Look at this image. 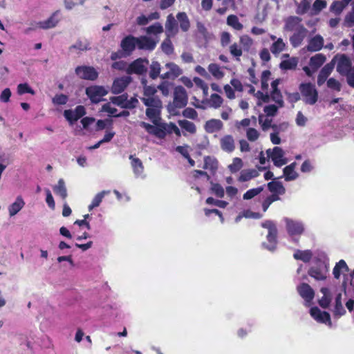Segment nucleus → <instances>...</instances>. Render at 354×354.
I'll list each match as a JSON object with an SVG mask.
<instances>
[{
	"label": "nucleus",
	"mask_w": 354,
	"mask_h": 354,
	"mask_svg": "<svg viewBox=\"0 0 354 354\" xmlns=\"http://www.w3.org/2000/svg\"><path fill=\"white\" fill-rule=\"evenodd\" d=\"M142 102L147 107L146 115L153 122L157 124L161 120L160 114L162 108V103L160 99L157 97H141Z\"/></svg>",
	"instance_id": "1"
},
{
	"label": "nucleus",
	"mask_w": 354,
	"mask_h": 354,
	"mask_svg": "<svg viewBox=\"0 0 354 354\" xmlns=\"http://www.w3.org/2000/svg\"><path fill=\"white\" fill-rule=\"evenodd\" d=\"M261 227L266 228L268 230L266 236L268 244L263 243V246L270 251H274L276 249L277 244V228L276 225L271 221H266L261 223Z\"/></svg>",
	"instance_id": "2"
},
{
	"label": "nucleus",
	"mask_w": 354,
	"mask_h": 354,
	"mask_svg": "<svg viewBox=\"0 0 354 354\" xmlns=\"http://www.w3.org/2000/svg\"><path fill=\"white\" fill-rule=\"evenodd\" d=\"M299 88L306 104L313 105L317 102L318 92L315 85L310 82L301 83Z\"/></svg>",
	"instance_id": "3"
},
{
	"label": "nucleus",
	"mask_w": 354,
	"mask_h": 354,
	"mask_svg": "<svg viewBox=\"0 0 354 354\" xmlns=\"http://www.w3.org/2000/svg\"><path fill=\"white\" fill-rule=\"evenodd\" d=\"M284 221L288 235L292 238V241L295 243H298L299 239L296 238V236L299 237L304 232V224L300 221H294L288 218H286Z\"/></svg>",
	"instance_id": "4"
},
{
	"label": "nucleus",
	"mask_w": 354,
	"mask_h": 354,
	"mask_svg": "<svg viewBox=\"0 0 354 354\" xmlns=\"http://www.w3.org/2000/svg\"><path fill=\"white\" fill-rule=\"evenodd\" d=\"M188 102V95L185 88L182 86H177L174 91L173 105L175 108L183 109Z\"/></svg>",
	"instance_id": "5"
},
{
	"label": "nucleus",
	"mask_w": 354,
	"mask_h": 354,
	"mask_svg": "<svg viewBox=\"0 0 354 354\" xmlns=\"http://www.w3.org/2000/svg\"><path fill=\"white\" fill-rule=\"evenodd\" d=\"M149 60L146 58H138L132 62L127 68L128 74L144 75L147 71Z\"/></svg>",
	"instance_id": "6"
},
{
	"label": "nucleus",
	"mask_w": 354,
	"mask_h": 354,
	"mask_svg": "<svg viewBox=\"0 0 354 354\" xmlns=\"http://www.w3.org/2000/svg\"><path fill=\"white\" fill-rule=\"evenodd\" d=\"M333 59H334V62L337 61L336 70L342 76H344L354 68L352 66L351 59L345 54L337 55Z\"/></svg>",
	"instance_id": "7"
},
{
	"label": "nucleus",
	"mask_w": 354,
	"mask_h": 354,
	"mask_svg": "<svg viewBox=\"0 0 354 354\" xmlns=\"http://www.w3.org/2000/svg\"><path fill=\"white\" fill-rule=\"evenodd\" d=\"M86 94L93 103H98L102 100V97L107 94V91L103 86H91L86 88Z\"/></svg>",
	"instance_id": "8"
},
{
	"label": "nucleus",
	"mask_w": 354,
	"mask_h": 354,
	"mask_svg": "<svg viewBox=\"0 0 354 354\" xmlns=\"http://www.w3.org/2000/svg\"><path fill=\"white\" fill-rule=\"evenodd\" d=\"M75 72L82 80L93 81L98 77V73L93 66H79L75 68Z\"/></svg>",
	"instance_id": "9"
},
{
	"label": "nucleus",
	"mask_w": 354,
	"mask_h": 354,
	"mask_svg": "<svg viewBox=\"0 0 354 354\" xmlns=\"http://www.w3.org/2000/svg\"><path fill=\"white\" fill-rule=\"evenodd\" d=\"M266 153L276 167H281L287 163V159L283 158L284 152L281 147H274L272 151L270 149H268Z\"/></svg>",
	"instance_id": "10"
},
{
	"label": "nucleus",
	"mask_w": 354,
	"mask_h": 354,
	"mask_svg": "<svg viewBox=\"0 0 354 354\" xmlns=\"http://www.w3.org/2000/svg\"><path fill=\"white\" fill-rule=\"evenodd\" d=\"M86 114L85 107L82 105H78L75 110L67 109L64 111L65 118L71 124H73L79 119Z\"/></svg>",
	"instance_id": "11"
},
{
	"label": "nucleus",
	"mask_w": 354,
	"mask_h": 354,
	"mask_svg": "<svg viewBox=\"0 0 354 354\" xmlns=\"http://www.w3.org/2000/svg\"><path fill=\"white\" fill-rule=\"evenodd\" d=\"M120 47L124 56H129L137 47L136 37L131 35L124 37L121 42Z\"/></svg>",
	"instance_id": "12"
},
{
	"label": "nucleus",
	"mask_w": 354,
	"mask_h": 354,
	"mask_svg": "<svg viewBox=\"0 0 354 354\" xmlns=\"http://www.w3.org/2000/svg\"><path fill=\"white\" fill-rule=\"evenodd\" d=\"M140 125V127H143L147 133L151 135H154L158 138L162 139L165 137V132L164 131L165 129L164 126L162 125V123H160V122H158L157 124L154 125L150 124L145 122H141Z\"/></svg>",
	"instance_id": "13"
},
{
	"label": "nucleus",
	"mask_w": 354,
	"mask_h": 354,
	"mask_svg": "<svg viewBox=\"0 0 354 354\" xmlns=\"http://www.w3.org/2000/svg\"><path fill=\"white\" fill-rule=\"evenodd\" d=\"M326 266L323 263H320L317 266H312L308 270V274L317 281H322L326 278Z\"/></svg>",
	"instance_id": "14"
},
{
	"label": "nucleus",
	"mask_w": 354,
	"mask_h": 354,
	"mask_svg": "<svg viewBox=\"0 0 354 354\" xmlns=\"http://www.w3.org/2000/svg\"><path fill=\"white\" fill-rule=\"evenodd\" d=\"M131 81V78L129 76L116 78L113 82L111 89V92L113 94L121 93L127 87Z\"/></svg>",
	"instance_id": "15"
},
{
	"label": "nucleus",
	"mask_w": 354,
	"mask_h": 354,
	"mask_svg": "<svg viewBox=\"0 0 354 354\" xmlns=\"http://www.w3.org/2000/svg\"><path fill=\"white\" fill-rule=\"evenodd\" d=\"M165 67L169 69V71L160 75V78L162 80H174L183 73L182 69L174 62L167 63Z\"/></svg>",
	"instance_id": "16"
},
{
	"label": "nucleus",
	"mask_w": 354,
	"mask_h": 354,
	"mask_svg": "<svg viewBox=\"0 0 354 354\" xmlns=\"http://www.w3.org/2000/svg\"><path fill=\"white\" fill-rule=\"evenodd\" d=\"M297 290L299 295L308 303H310L315 297V291L310 286L306 283L299 284Z\"/></svg>",
	"instance_id": "17"
},
{
	"label": "nucleus",
	"mask_w": 354,
	"mask_h": 354,
	"mask_svg": "<svg viewBox=\"0 0 354 354\" xmlns=\"http://www.w3.org/2000/svg\"><path fill=\"white\" fill-rule=\"evenodd\" d=\"M137 48L139 50H153L156 46L157 41L147 36L136 37Z\"/></svg>",
	"instance_id": "18"
},
{
	"label": "nucleus",
	"mask_w": 354,
	"mask_h": 354,
	"mask_svg": "<svg viewBox=\"0 0 354 354\" xmlns=\"http://www.w3.org/2000/svg\"><path fill=\"white\" fill-rule=\"evenodd\" d=\"M307 29L303 26L299 25L296 32L290 37V44L293 47L299 46L306 36Z\"/></svg>",
	"instance_id": "19"
},
{
	"label": "nucleus",
	"mask_w": 354,
	"mask_h": 354,
	"mask_svg": "<svg viewBox=\"0 0 354 354\" xmlns=\"http://www.w3.org/2000/svg\"><path fill=\"white\" fill-rule=\"evenodd\" d=\"M335 66L334 59L330 63L326 64L319 71L317 77V84L322 86L326 81L328 76L331 74Z\"/></svg>",
	"instance_id": "20"
},
{
	"label": "nucleus",
	"mask_w": 354,
	"mask_h": 354,
	"mask_svg": "<svg viewBox=\"0 0 354 354\" xmlns=\"http://www.w3.org/2000/svg\"><path fill=\"white\" fill-rule=\"evenodd\" d=\"M165 28L168 37L175 36L178 32V22L172 14L167 17Z\"/></svg>",
	"instance_id": "21"
},
{
	"label": "nucleus",
	"mask_w": 354,
	"mask_h": 354,
	"mask_svg": "<svg viewBox=\"0 0 354 354\" xmlns=\"http://www.w3.org/2000/svg\"><path fill=\"white\" fill-rule=\"evenodd\" d=\"M323 46V37L320 35H317L309 40L306 49L310 52H316L320 50Z\"/></svg>",
	"instance_id": "22"
},
{
	"label": "nucleus",
	"mask_w": 354,
	"mask_h": 354,
	"mask_svg": "<svg viewBox=\"0 0 354 354\" xmlns=\"http://www.w3.org/2000/svg\"><path fill=\"white\" fill-rule=\"evenodd\" d=\"M223 124L218 119H211L207 120L204 126L207 133H212L220 131L223 128Z\"/></svg>",
	"instance_id": "23"
},
{
	"label": "nucleus",
	"mask_w": 354,
	"mask_h": 354,
	"mask_svg": "<svg viewBox=\"0 0 354 354\" xmlns=\"http://www.w3.org/2000/svg\"><path fill=\"white\" fill-rule=\"evenodd\" d=\"M296 165L297 163L295 162H293L283 168V172L286 181L294 180L298 178L299 175L295 171Z\"/></svg>",
	"instance_id": "24"
},
{
	"label": "nucleus",
	"mask_w": 354,
	"mask_h": 354,
	"mask_svg": "<svg viewBox=\"0 0 354 354\" xmlns=\"http://www.w3.org/2000/svg\"><path fill=\"white\" fill-rule=\"evenodd\" d=\"M177 22L183 32H187L190 28V21L185 12H180L176 15Z\"/></svg>",
	"instance_id": "25"
},
{
	"label": "nucleus",
	"mask_w": 354,
	"mask_h": 354,
	"mask_svg": "<svg viewBox=\"0 0 354 354\" xmlns=\"http://www.w3.org/2000/svg\"><path fill=\"white\" fill-rule=\"evenodd\" d=\"M268 189L272 194L283 195L286 192V189L282 183L277 180H272L268 183Z\"/></svg>",
	"instance_id": "26"
},
{
	"label": "nucleus",
	"mask_w": 354,
	"mask_h": 354,
	"mask_svg": "<svg viewBox=\"0 0 354 354\" xmlns=\"http://www.w3.org/2000/svg\"><path fill=\"white\" fill-rule=\"evenodd\" d=\"M320 292L323 294L322 297L319 300V306L323 308H328L331 302V295L328 288L322 287Z\"/></svg>",
	"instance_id": "27"
},
{
	"label": "nucleus",
	"mask_w": 354,
	"mask_h": 354,
	"mask_svg": "<svg viewBox=\"0 0 354 354\" xmlns=\"http://www.w3.org/2000/svg\"><path fill=\"white\" fill-rule=\"evenodd\" d=\"M57 12H54L48 19L39 21L37 25L40 28L49 29L56 26L59 20L56 18Z\"/></svg>",
	"instance_id": "28"
},
{
	"label": "nucleus",
	"mask_w": 354,
	"mask_h": 354,
	"mask_svg": "<svg viewBox=\"0 0 354 354\" xmlns=\"http://www.w3.org/2000/svg\"><path fill=\"white\" fill-rule=\"evenodd\" d=\"M25 203L21 196H18L16 201L8 207L9 215L13 216L17 214L24 206Z\"/></svg>",
	"instance_id": "29"
},
{
	"label": "nucleus",
	"mask_w": 354,
	"mask_h": 354,
	"mask_svg": "<svg viewBox=\"0 0 354 354\" xmlns=\"http://www.w3.org/2000/svg\"><path fill=\"white\" fill-rule=\"evenodd\" d=\"M259 175L258 170L255 169H244L241 171L238 180L240 182H246L257 177Z\"/></svg>",
	"instance_id": "30"
},
{
	"label": "nucleus",
	"mask_w": 354,
	"mask_h": 354,
	"mask_svg": "<svg viewBox=\"0 0 354 354\" xmlns=\"http://www.w3.org/2000/svg\"><path fill=\"white\" fill-rule=\"evenodd\" d=\"M293 257L297 260H301L304 263H308L311 260L313 257V252L310 250H297L293 254Z\"/></svg>",
	"instance_id": "31"
},
{
	"label": "nucleus",
	"mask_w": 354,
	"mask_h": 354,
	"mask_svg": "<svg viewBox=\"0 0 354 354\" xmlns=\"http://www.w3.org/2000/svg\"><path fill=\"white\" fill-rule=\"evenodd\" d=\"M221 148L227 152H232L234 151V140L233 137L230 135H227L224 136L221 141Z\"/></svg>",
	"instance_id": "32"
},
{
	"label": "nucleus",
	"mask_w": 354,
	"mask_h": 354,
	"mask_svg": "<svg viewBox=\"0 0 354 354\" xmlns=\"http://www.w3.org/2000/svg\"><path fill=\"white\" fill-rule=\"evenodd\" d=\"M348 270L349 268L346 261L343 259H341L335 264L333 270V274L335 279H339L342 272H348Z\"/></svg>",
	"instance_id": "33"
},
{
	"label": "nucleus",
	"mask_w": 354,
	"mask_h": 354,
	"mask_svg": "<svg viewBox=\"0 0 354 354\" xmlns=\"http://www.w3.org/2000/svg\"><path fill=\"white\" fill-rule=\"evenodd\" d=\"M286 44L281 38H278L270 47V50L271 53L277 55L282 51H283L286 48Z\"/></svg>",
	"instance_id": "34"
},
{
	"label": "nucleus",
	"mask_w": 354,
	"mask_h": 354,
	"mask_svg": "<svg viewBox=\"0 0 354 354\" xmlns=\"http://www.w3.org/2000/svg\"><path fill=\"white\" fill-rule=\"evenodd\" d=\"M129 159L131 160V165L133 172L136 174H142L144 171V166L141 160L133 155H130Z\"/></svg>",
	"instance_id": "35"
},
{
	"label": "nucleus",
	"mask_w": 354,
	"mask_h": 354,
	"mask_svg": "<svg viewBox=\"0 0 354 354\" xmlns=\"http://www.w3.org/2000/svg\"><path fill=\"white\" fill-rule=\"evenodd\" d=\"M147 80L143 79L141 81L142 84L143 85V97H157L156 95L157 93V87L154 86L147 85Z\"/></svg>",
	"instance_id": "36"
},
{
	"label": "nucleus",
	"mask_w": 354,
	"mask_h": 354,
	"mask_svg": "<svg viewBox=\"0 0 354 354\" xmlns=\"http://www.w3.org/2000/svg\"><path fill=\"white\" fill-rule=\"evenodd\" d=\"M160 64L157 61H152L149 66V77L152 80H156L158 77H160Z\"/></svg>",
	"instance_id": "37"
},
{
	"label": "nucleus",
	"mask_w": 354,
	"mask_h": 354,
	"mask_svg": "<svg viewBox=\"0 0 354 354\" xmlns=\"http://www.w3.org/2000/svg\"><path fill=\"white\" fill-rule=\"evenodd\" d=\"M326 61V57L322 53L316 54L310 59V65L315 70L319 68Z\"/></svg>",
	"instance_id": "38"
},
{
	"label": "nucleus",
	"mask_w": 354,
	"mask_h": 354,
	"mask_svg": "<svg viewBox=\"0 0 354 354\" xmlns=\"http://www.w3.org/2000/svg\"><path fill=\"white\" fill-rule=\"evenodd\" d=\"M301 19L295 16H291L289 17L285 21V26L284 28L286 30L288 31H292L294 30L296 27L299 25Z\"/></svg>",
	"instance_id": "39"
},
{
	"label": "nucleus",
	"mask_w": 354,
	"mask_h": 354,
	"mask_svg": "<svg viewBox=\"0 0 354 354\" xmlns=\"http://www.w3.org/2000/svg\"><path fill=\"white\" fill-rule=\"evenodd\" d=\"M178 123L183 130L191 134H194L196 132V127L192 122L187 120H180Z\"/></svg>",
	"instance_id": "40"
},
{
	"label": "nucleus",
	"mask_w": 354,
	"mask_h": 354,
	"mask_svg": "<svg viewBox=\"0 0 354 354\" xmlns=\"http://www.w3.org/2000/svg\"><path fill=\"white\" fill-rule=\"evenodd\" d=\"M298 64L297 59L296 57H291L289 59L283 60L279 64V68L281 70H293L295 69Z\"/></svg>",
	"instance_id": "41"
},
{
	"label": "nucleus",
	"mask_w": 354,
	"mask_h": 354,
	"mask_svg": "<svg viewBox=\"0 0 354 354\" xmlns=\"http://www.w3.org/2000/svg\"><path fill=\"white\" fill-rule=\"evenodd\" d=\"M53 191L55 194L59 195L62 199H65L67 197V190L64 180L62 178L58 180L57 185L53 187Z\"/></svg>",
	"instance_id": "42"
},
{
	"label": "nucleus",
	"mask_w": 354,
	"mask_h": 354,
	"mask_svg": "<svg viewBox=\"0 0 354 354\" xmlns=\"http://www.w3.org/2000/svg\"><path fill=\"white\" fill-rule=\"evenodd\" d=\"M223 102V98L216 93H213L211 95L210 98L207 100V104L209 106L212 107L214 109H218L221 107Z\"/></svg>",
	"instance_id": "43"
},
{
	"label": "nucleus",
	"mask_w": 354,
	"mask_h": 354,
	"mask_svg": "<svg viewBox=\"0 0 354 354\" xmlns=\"http://www.w3.org/2000/svg\"><path fill=\"white\" fill-rule=\"evenodd\" d=\"M346 313V310L342 304V294L339 293L335 297V304L334 308V315L335 316H342Z\"/></svg>",
	"instance_id": "44"
},
{
	"label": "nucleus",
	"mask_w": 354,
	"mask_h": 354,
	"mask_svg": "<svg viewBox=\"0 0 354 354\" xmlns=\"http://www.w3.org/2000/svg\"><path fill=\"white\" fill-rule=\"evenodd\" d=\"M208 71L216 78L221 79L224 76V73L221 71L218 64L212 63L208 66Z\"/></svg>",
	"instance_id": "45"
},
{
	"label": "nucleus",
	"mask_w": 354,
	"mask_h": 354,
	"mask_svg": "<svg viewBox=\"0 0 354 354\" xmlns=\"http://www.w3.org/2000/svg\"><path fill=\"white\" fill-rule=\"evenodd\" d=\"M231 55L236 58V60H240V57L243 55V49L241 48L240 44L237 43H233L230 46L229 48Z\"/></svg>",
	"instance_id": "46"
},
{
	"label": "nucleus",
	"mask_w": 354,
	"mask_h": 354,
	"mask_svg": "<svg viewBox=\"0 0 354 354\" xmlns=\"http://www.w3.org/2000/svg\"><path fill=\"white\" fill-rule=\"evenodd\" d=\"M227 24L237 30H241L243 28V24L239 22L237 16L234 15H230L227 17Z\"/></svg>",
	"instance_id": "47"
},
{
	"label": "nucleus",
	"mask_w": 354,
	"mask_h": 354,
	"mask_svg": "<svg viewBox=\"0 0 354 354\" xmlns=\"http://www.w3.org/2000/svg\"><path fill=\"white\" fill-rule=\"evenodd\" d=\"M90 48V42L87 39H78L75 44L70 47L69 49H77L81 51H84L89 50Z\"/></svg>",
	"instance_id": "48"
},
{
	"label": "nucleus",
	"mask_w": 354,
	"mask_h": 354,
	"mask_svg": "<svg viewBox=\"0 0 354 354\" xmlns=\"http://www.w3.org/2000/svg\"><path fill=\"white\" fill-rule=\"evenodd\" d=\"M109 192L102 191L97 194L93 198L91 203L88 205V210L91 211L93 208L98 207L102 201L105 194H108Z\"/></svg>",
	"instance_id": "49"
},
{
	"label": "nucleus",
	"mask_w": 354,
	"mask_h": 354,
	"mask_svg": "<svg viewBox=\"0 0 354 354\" xmlns=\"http://www.w3.org/2000/svg\"><path fill=\"white\" fill-rule=\"evenodd\" d=\"M239 43L240 46L243 49V50L248 52L250 50L253 44V41L250 37H249L247 35H244L240 37Z\"/></svg>",
	"instance_id": "50"
},
{
	"label": "nucleus",
	"mask_w": 354,
	"mask_h": 354,
	"mask_svg": "<svg viewBox=\"0 0 354 354\" xmlns=\"http://www.w3.org/2000/svg\"><path fill=\"white\" fill-rule=\"evenodd\" d=\"M270 97L276 102L279 107H283L284 102L280 90L272 91Z\"/></svg>",
	"instance_id": "51"
},
{
	"label": "nucleus",
	"mask_w": 354,
	"mask_h": 354,
	"mask_svg": "<svg viewBox=\"0 0 354 354\" xmlns=\"http://www.w3.org/2000/svg\"><path fill=\"white\" fill-rule=\"evenodd\" d=\"M127 97H128L127 93H124L118 96H114L110 97V101L121 108L124 109V105L127 101Z\"/></svg>",
	"instance_id": "52"
},
{
	"label": "nucleus",
	"mask_w": 354,
	"mask_h": 354,
	"mask_svg": "<svg viewBox=\"0 0 354 354\" xmlns=\"http://www.w3.org/2000/svg\"><path fill=\"white\" fill-rule=\"evenodd\" d=\"M162 50L167 55H171L174 53V46L169 37L164 39L161 44Z\"/></svg>",
	"instance_id": "53"
},
{
	"label": "nucleus",
	"mask_w": 354,
	"mask_h": 354,
	"mask_svg": "<svg viewBox=\"0 0 354 354\" xmlns=\"http://www.w3.org/2000/svg\"><path fill=\"white\" fill-rule=\"evenodd\" d=\"M162 125L164 126L165 130V136L167 133H174L177 136L180 137L181 136V133L178 127L173 122H170L169 124L162 123Z\"/></svg>",
	"instance_id": "54"
},
{
	"label": "nucleus",
	"mask_w": 354,
	"mask_h": 354,
	"mask_svg": "<svg viewBox=\"0 0 354 354\" xmlns=\"http://www.w3.org/2000/svg\"><path fill=\"white\" fill-rule=\"evenodd\" d=\"M163 30H164L163 27L159 22H156V23L148 26L146 29V32L149 35L160 34L163 32Z\"/></svg>",
	"instance_id": "55"
},
{
	"label": "nucleus",
	"mask_w": 354,
	"mask_h": 354,
	"mask_svg": "<svg viewBox=\"0 0 354 354\" xmlns=\"http://www.w3.org/2000/svg\"><path fill=\"white\" fill-rule=\"evenodd\" d=\"M263 190V187H258L257 188H253L248 190L244 194H243V199L244 200H250L254 198V196L259 194Z\"/></svg>",
	"instance_id": "56"
},
{
	"label": "nucleus",
	"mask_w": 354,
	"mask_h": 354,
	"mask_svg": "<svg viewBox=\"0 0 354 354\" xmlns=\"http://www.w3.org/2000/svg\"><path fill=\"white\" fill-rule=\"evenodd\" d=\"M243 167V161L240 158H234L232 163L228 166L230 171L232 173H236L239 171Z\"/></svg>",
	"instance_id": "57"
},
{
	"label": "nucleus",
	"mask_w": 354,
	"mask_h": 354,
	"mask_svg": "<svg viewBox=\"0 0 354 354\" xmlns=\"http://www.w3.org/2000/svg\"><path fill=\"white\" fill-rule=\"evenodd\" d=\"M279 200V197L277 194H272L268 196L262 203V208L263 212H266L269 206L274 201Z\"/></svg>",
	"instance_id": "58"
},
{
	"label": "nucleus",
	"mask_w": 354,
	"mask_h": 354,
	"mask_svg": "<svg viewBox=\"0 0 354 354\" xmlns=\"http://www.w3.org/2000/svg\"><path fill=\"white\" fill-rule=\"evenodd\" d=\"M68 97L65 94H57L53 98L52 101L54 104L64 105L67 103Z\"/></svg>",
	"instance_id": "59"
},
{
	"label": "nucleus",
	"mask_w": 354,
	"mask_h": 354,
	"mask_svg": "<svg viewBox=\"0 0 354 354\" xmlns=\"http://www.w3.org/2000/svg\"><path fill=\"white\" fill-rule=\"evenodd\" d=\"M17 92L19 95L25 93L35 94V91L27 83L19 84L17 86Z\"/></svg>",
	"instance_id": "60"
},
{
	"label": "nucleus",
	"mask_w": 354,
	"mask_h": 354,
	"mask_svg": "<svg viewBox=\"0 0 354 354\" xmlns=\"http://www.w3.org/2000/svg\"><path fill=\"white\" fill-rule=\"evenodd\" d=\"M183 115L186 118L196 120L198 117V113L194 109L187 107L183 110Z\"/></svg>",
	"instance_id": "61"
},
{
	"label": "nucleus",
	"mask_w": 354,
	"mask_h": 354,
	"mask_svg": "<svg viewBox=\"0 0 354 354\" xmlns=\"http://www.w3.org/2000/svg\"><path fill=\"white\" fill-rule=\"evenodd\" d=\"M212 192L218 198H223L225 194L223 187L218 183H212Z\"/></svg>",
	"instance_id": "62"
},
{
	"label": "nucleus",
	"mask_w": 354,
	"mask_h": 354,
	"mask_svg": "<svg viewBox=\"0 0 354 354\" xmlns=\"http://www.w3.org/2000/svg\"><path fill=\"white\" fill-rule=\"evenodd\" d=\"M327 86L336 91H340L342 88L340 82L333 77H330L327 80Z\"/></svg>",
	"instance_id": "63"
},
{
	"label": "nucleus",
	"mask_w": 354,
	"mask_h": 354,
	"mask_svg": "<svg viewBox=\"0 0 354 354\" xmlns=\"http://www.w3.org/2000/svg\"><path fill=\"white\" fill-rule=\"evenodd\" d=\"M217 168V162L212 159L210 156H206L204 158L203 169H215Z\"/></svg>",
	"instance_id": "64"
}]
</instances>
